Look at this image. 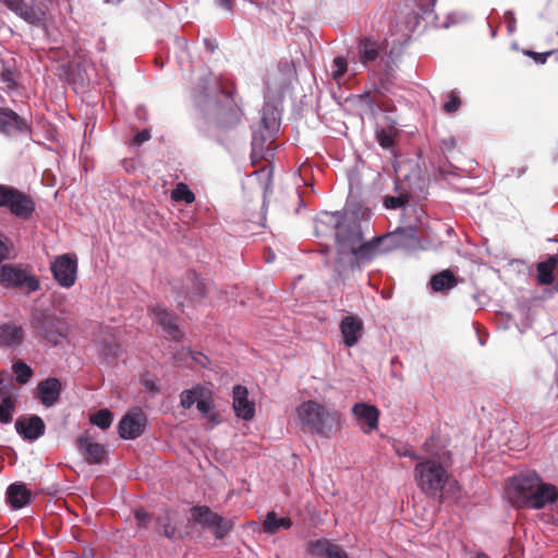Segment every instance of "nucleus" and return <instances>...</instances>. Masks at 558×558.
I'll return each instance as SVG.
<instances>
[{
	"mask_svg": "<svg viewBox=\"0 0 558 558\" xmlns=\"http://www.w3.org/2000/svg\"><path fill=\"white\" fill-rule=\"evenodd\" d=\"M474 558H489L485 553H477Z\"/></svg>",
	"mask_w": 558,
	"mask_h": 558,
	"instance_id": "57",
	"label": "nucleus"
},
{
	"mask_svg": "<svg viewBox=\"0 0 558 558\" xmlns=\"http://www.w3.org/2000/svg\"><path fill=\"white\" fill-rule=\"evenodd\" d=\"M386 66H387V72H389L390 70H392V68H391V65H390V62H389V61L387 62Z\"/></svg>",
	"mask_w": 558,
	"mask_h": 558,
	"instance_id": "63",
	"label": "nucleus"
},
{
	"mask_svg": "<svg viewBox=\"0 0 558 558\" xmlns=\"http://www.w3.org/2000/svg\"><path fill=\"white\" fill-rule=\"evenodd\" d=\"M457 146V141L453 135L445 136L440 140V149L445 154L451 153Z\"/></svg>",
	"mask_w": 558,
	"mask_h": 558,
	"instance_id": "43",
	"label": "nucleus"
},
{
	"mask_svg": "<svg viewBox=\"0 0 558 558\" xmlns=\"http://www.w3.org/2000/svg\"><path fill=\"white\" fill-rule=\"evenodd\" d=\"M478 341L481 345H485L486 343V340L481 335H478Z\"/></svg>",
	"mask_w": 558,
	"mask_h": 558,
	"instance_id": "59",
	"label": "nucleus"
},
{
	"mask_svg": "<svg viewBox=\"0 0 558 558\" xmlns=\"http://www.w3.org/2000/svg\"><path fill=\"white\" fill-rule=\"evenodd\" d=\"M220 93L225 95L226 104L215 102L213 108L204 109V113L206 119L215 121L218 126L230 129L240 122L242 112L240 108L232 104L229 93L222 89Z\"/></svg>",
	"mask_w": 558,
	"mask_h": 558,
	"instance_id": "12",
	"label": "nucleus"
},
{
	"mask_svg": "<svg viewBox=\"0 0 558 558\" xmlns=\"http://www.w3.org/2000/svg\"><path fill=\"white\" fill-rule=\"evenodd\" d=\"M414 478L417 486L427 495H438L439 504L444 501L442 489L449 480L447 470L441 463L426 459L415 465Z\"/></svg>",
	"mask_w": 558,
	"mask_h": 558,
	"instance_id": "7",
	"label": "nucleus"
},
{
	"mask_svg": "<svg viewBox=\"0 0 558 558\" xmlns=\"http://www.w3.org/2000/svg\"><path fill=\"white\" fill-rule=\"evenodd\" d=\"M461 104L462 101L459 96V93L452 90L448 94L447 100L445 101L442 109L446 113H454L460 109Z\"/></svg>",
	"mask_w": 558,
	"mask_h": 558,
	"instance_id": "40",
	"label": "nucleus"
},
{
	"mask_svg": "<svg viewBox=\"0 0 558 558\" xmlns=\"http://www.w3.org/2000/svg\"><path fill=\"white\" fill-rule=\"evenodd\" d=\"M172 198L174 201H183L186 204H191L195 201L194 193L184 183H179L172 191Z\"/></svg>",
	"mask_w": 558,
	"mask_h": 558,
	"instance_id": "39",
	"label": "nucleus"
},
{
	"mask_svg": "<svg viewBox=\"0 0 558 558\" xmlns=\"http://www.w3.org/2000/svg\"><path fill=\"white\" fill-rule=\"evenodd\" d=\"M308 551L317 558H348L347 553L339 545L328 539L312 541L308 545Z\"/></svg>",
	"mask_w": 558,
	"mask_h": 558,
	"instance_id": "24",
	"label": "nucleus"
},
{
	"mask_svg": "<svg viewBox=\"0 0 558 558\" xmlns=\"http://www.w3.org/2000/svg\"><path fill=\"white\" fill-rule=\"evenodd\" d=\"M302 432L325 439L335 438L342 428L341 413L317 401L302 402L295 410Z\"/></svg>",
	"mask_w": 558,
	"mask_h": 558,
	"instance_id": "2",
	"label": "nucleus"
},
{
	"mask_svg": "<svg viewBox=\"0 0 558 558\" xmlns=\"http://www.w3.org/2000/svg\"><path fill=\"white\" fill-rule=\"evenodd\" d=\"M525 172V168H521L518 170V177L520 178Z\"/></svg>",
	"mask_w": 558,
	"mask_h": 558,
	"instance_id": "60",
	"label": "nucleus"
},
{
	"mask_svg": "<svg viewBox=\"0 0 558 558\" xmlns=\"http://www.w3.org/2000/svg\"><path fill=\"white\" fill-rule=\"evenodd\" d=\"M525 54L533 58L537 64H544L547 61L548 57L551 54V51L539 53V52L527 50V51H525Z\"/></svg>",
	"mask_w": 558,
	"mask_h": 558,
	"instance_id": "46",
	"label": "nucleus"
},
{
	"mask_svg": "<svg viewBox=\"0 0 558 558\" xmlns=\"http://www.w3.org/2000/svg\"><path fill=\"white\" fill-rule=\"evenodd\" d=\"M15 412V400L12 396L7 395L0 400V423L9 424L13 420Z\"/></svg>",
	"mask_w": 558,
	"mask_h": 558,
	"instance_id": "34",
	"label": "nucleus"
},
{
	"mask_svg": "<svg viewBox=\"0 0 558 558\" xmlns=\"http://www.w3.org/2000/svg\"><path fill=\"white\" fill-rule=\"evenodd\" d=\"M26 123L15 111L0 107V133L11 135L14 132H23Z\"/></svg>",
	"mask_w": 558,
	"mask_h": 558,
	"instance_id": "26",
	"label": "nucleus"
},
{
	"mask_svg": "<svg viewBox=\"0 0 558 558\" xmlns=\"http://www.w3.org/2000/svg\"><path fill=\"white\" fill-rule=\"evenodd\" d=\"M1 81L4 82L10 89H14L16 87V82L14 80V72L10 69H4L1 72Z\"/></svg>",
	"mask_w": 558,
	"mask_h": 558,
	"instance_id": "44",
	"label": "nucleus"
},
{
	"mask_svg": "<svg viewBox=\"0 0 558 558\" xmlns=\"http://www.w3.org/2000/svg\"><path fill=\"white\" fill-rule=\"evenodd\" d=\"M204 45L208 52L214 53L218 48V43L215 38H204Z\"/></svg>",
	"mask_w": 558,
	"mask_h": 558,
	"instance_id": "51",
	"label": "nucleus"
},
{
	"mask_svg": "<svg viewBox=\"0 0 558 558\" xmlns=\"http://www.w3.org/2000/svg\"><path fill=\"white\" fill-rule=\"evenodd\" d=\"M15 430L23 440L34 442L45 435L46 424L37 414H24L15 420Z\"/></svg>",
	"mask_w": 558,
	"mask_h": 558,
	"instance_id": "18",
	"label": "nucleus"
},
{
	"mask_svg": "<svg viewBox=\"0 0 558 558\" xmlns=\"http://www.w3.org/2000/svg\"><path fill=\"white\" fill-rule=\"evenodd\" d=\"M458 281L454 275L449 270H442L434 276L429 280L430 289L437 293H444L457 286Z\"/></svg>",
	"mask_w": 558,
	"mask_h": 558,
	"instance_id": "31",
	"label": "nucleus"
},
{
	"mask_svg": "<svg viewBox=\"0 0 558 558\" xmlns=\"http://www.w3.org/2000/svg\"><path fill=\"white\" fill-rule=\"evenodd\" d=\"M451 486H452V487H456V488H458V489H459V486H458L457 482L452 483V485H451Z\"/></svg>",
	"mask_w": 558,
	"mask_h": 558,
	"instance_id": "64",
	"label": "nucleus"
},
{
	"mask_svg": "<svg viewBox=\"0 0 558 558\" xmlns=\"http://www.w3.org/2000/svg\"><path fill=\"white\" fill-rule=\"evenodd\" d=\"M510 483L517 502L531 509H543L558 499L557 488L544 483L536 474L513 476Z\"/></svg>",
	"mask_w": 558,
	"mask_h": 558,
	"instance_id": "3",
	"label": "nucleus"
},
{
	"mask_svg": "<svg viewBox=\"0 0 558 558\" xmlns=\"http://www.w3.org/2000/svg\"><path fill=\"white\" fill-rule=\"evenodd\" d=\"M123 0H105L106 3L119 4Z\"/></svg>",
	"mask_w": 558,
	"mask_h": 558,
	"instance_id": "58",
	"label": "nucleus"
},
{
	"mask_svg": "<svg viewBox=\"0 0 558 558\" xmlns=\"http://www.w3.org/2000/svg\"><path fill=\"white\" fill-rule=\"evenodd\" d=\"M157 523L159 525V534H162L169 539L175 538L177 529L170 524L168 517H159Z\"/></svg>",
	"mask_w": 558,
	"mask_h": 558,
	"instance_id": "41",
	"label": "nucleus"
},
{
	"mask_svg": "<svg viewBox=\"0 0 558 558\" xmlns=\"http://www.w3.org/2000/svg\"><path fill=\"white\" fill-rule=\"evenodd\" d=\"M77 447L84 459L89 464H98L105 458V447L98 442L92 441L88 437H80Z\"/></svg>",
	"mask_w": 558,
	"mask_h": 558,
	"instance_id": "27",
	"label": "nucleus"
},
{
	"mask_svg": "<svg viewBox=\"0 0 558 558\" xmlns=\"http://www.w3.org/2000/svg\"><path fill=\"white\" fill-rule=\"evenodd\" d=\"M274 257H275V255H274V253H271L270 256L267 257L266 262L267 263L272 262Z\"/></svg>",
	"mask_w": 558,
	"mask_h": 558,
	"instance_id": "62",
	"label": "nucleus"
},
{
	"mask_svg": "<svg viewBox=\"0 0 558 558\" xmlns=\"http://www.w3.org/2000/svg\"><path fill=\"white\" fill-rule=\"evenodd\" d=\"M361 222L357 213L344 210L322 211L318 214L315 225L319 231L322 227L333 231L337 250L347 245L350 241H356L359 235V223Z\"/></svg>",
	"mask_w": 558,
	"mask_h": 558,
	"instance_id": "4",
	"label": "nucleus"
},
{
	"mask_svg": "<svg viewBox=\"0 0 558 558\" xmlns=\"http://www.w3.org/2000/svg\"><path fill=\"white\" fill-rule=\"evenodd\" d=\"M191 518L205 530H213L216 539H223L232 530V522L214 512L208 506H193Z\"/></svg>",
	"mask_w": 558,
	"mask_h": 558,
	"instance_id": "10",
	"label": "nucleus"
},
{
	"mask_svg": "<svg viewBox=\"0 0 558 558\" xmlns=\"http://www.w3.org/2000/svg\"><path fill=\"white\" fill-rule=\"evenodd\" d=\"M558 266V257L548 255L545 260L538 262L536 265L537 280L541 284L549 286L554 282V270Z\"/></svg>",
	"mask_w": 558,
	"mask_h": 558,
	"instance_id": "30",
	"label": "nucleus"
},
{
	"mask_svg": "<svg viewBox=\"0 0 558 558\" xmlns=\"http://www.w3.org/2000/svg\"><path fill=\"white\" fill-rule=\"evenodd\" d=\"M290 77L283 72L272 74L268 81L264 93L265 102L263 107L270 106L276 111H280L279 107L283 96L290 87Z\"/></svg>",
	"mask_w": 558,
	"mask_h": 558,
	"instance_id": "17",
	"label": "nucleus"
},
{
	"mask_svg": "<svg viewBox=\"0 0 558 558\" xmlns=\"http://www.w3.org/2000/svg\"><path fill=\"white\" fill-rule=\"evenodd\" d=\"M397 453L400 457H407V458H410L411 460L418 459V454L413 449H411L409 447L398 448Z\"/></svg>",
	"mask_w": 558,
	"mask_h": 558,
	"instance_id": "48",
	"label": "nucleus"
},
{
	"mask_svg": "<svg viewBox=\"0 0 558 558\" xmlns=\"http://www.w3.org/2000/svg\"><path fill=\"white\" fill-rule=\"evenodd\" d=\"M1 3L32 25L41 26L45 24V12L29 5L25 0H1Z\"/></svg>",
	"mask_w": 558,
	"mask_h": 558,
	"instance_id": "19",
	"label": "nucleus"
},
{
	"mask_svg": "<svg viewBox=\"0 0 558 558\" xmlns=\"http://www.w3.org/2000/svg\"><path fill=\"white\" fill-rule=\"evenodd\" d=\"M292 525V521L288 517L279 518L275 511H269L266 514L263 523V531L266 534H275L280 529L288 530Z\"/></svg>",
	"mask_w": 558,
	"mask_h": 558,
	"instance_id": "32",
	"label": "nucleus"
},
{
	"mask_svg": "<svg viewBox=\"0 0 558 558\" xmlns=\"http://www.w3.org/2000/svg\"><path fill=\"white\" fill-rule=\"evenodd\" d=\"M205 385H197L192 389H185L180 393V404L183 409H191L194 403H197L198 393H201V388H204Z\"/></svg>",
	"mask_w": 558,
	"mask_h": 558,
	"instance_id": "36",
	"label": "nucleus"
},
{
	"mask_svg": "<svg viewBox=\"0 0 558 558\" xmlns=\"http://www.w3.org/2000/svg\"><path fill=\"white\" fill-rule=\"evenodd\" d=\"M50 269L61 287L71 288L76 280L77 259L70 254L60 255L51 263Z\"/></svg>",
	"mask_w": 558,
	"mask_h": 558,
	"instance_id": "15",
	"label": "nucleus"
},
{
	"mask_svg": "<svg viewBox=\"0 0 558 558\" xmlns=\"http://www.w3.org/2000/svg\"><path fill=\"white\" fill-rule=\"evenodd\" d=\"M150 138V132L147 129L142 130L138 132L134 137V143L137 146H141L145 142H147Z\"/></svg>",
	"mask_w": 558,
	"mask_h": 558,
	"instance_id": "47",
	"label": "nucleus"
},
{
	"mask_svg": "<svg viewBox=\"0 0 558 558\" xmlns=\"http://www.w3.org/2000/svg\"><path fill=\"white\" fill-rule=\"evenodd\" d=\"M362 322L353 316H345L340 323V331L347 348L353 347L360 338Z\"/></svg>",
	"mask_w": 558,
	"mask_h": 558,
	"instance_id": "29",
	"label": "nucleus"
},
{
	"mask_svg": "<svg viewBox=\"0 0 558 558\" xmlns=\"http://www.w3.org/2000/svg\"><path fill=\"white\" fill-rule=\"evenodd\" d=\"M135 519L140 525H145L148 523V514L144 510H137L135 512Z\"/></svg>",
	"mask_w": 558,
	"mask_h": 558,
	"instance_id": "52",
	"label": "nucleus"
},
{
	"mask_svg": "<svg viewBox=\"0 0 558 558\" xmlns=\"http://www.w3.org/2000/svg\"><path fill=\"white\" fill-rule=\"evenodd\" d=\"M248 391L244 386L235 385L232 389V407L238 418L250 421L255 415V404L247 398Z\"/></svg>",
	"mask_w": 558,
	"mask_h": 558,
	"instance_id": "22",
	"label": "nucleus"
},
{
	"mask_svg": "<svg viewBox=\"0 0 558 558\" xmlns=\"http://www.w3.org/2000/svg\"><path fill=\"white\" fill-rule=\"evenodd\" d=\"M0 208L21 220H29L36 210L35 201L25 192L8 184H0Z\"/></svg>",
	"mask_w": 558,
	"mask_h": 558,
	"instance_id": "8",
	"label": "nucleus"
},
{
	"mask_svg": "<svg viewBox=\"0 0 558 558\" xmlns=\"http://www.w3.org/2000/svg\"><path fill=\"white\" fill-rule=\"evenodd\" d=\"M25 339V330L13 322L0 324V347L14 349L20 347Z\"/></svg>",
	"mask_w": 558,
	"mask_h": 558,
	"instance_id": "23",
	"label": "nucleus"
},
{
	"mask_svg": "<svg viewBox=\"0 0 558 558\" xmlns=\"http://www.w3.org/2000/svg\"><path fill=\"white\" fill-rule=\"evenodd\" d=\"M380 87L384 89V90H387V86H386V83L384 82V80H381L380 82Z\"/></svg>",
	"mask_w": 558,
	"mask_h": 558,
	"instance_id": "61",
	"label": "nucleus"
},
{
	"mask_svg": "<svg viewBox=\"0 0 558 558\" xmlns=\"http://www.w3.org/2000/svg\"><path fill=\"white\" fill-rule=\"evenodd\" d=\"M5 497L11 508L17 510L25 507L31 501L32 493L27 489L25 483L15 482L8 486Z\"/></svg>",
	"mask_w": 558,
	"mask_h": 558,
	"instance_id": "25",
	"label": "nucleus"
},
{
	"mask_svg": "<svg viewBox=\"0 0 558 558\" xmlns=\"http://www.w3.org/2000/svg\"><path fill=\"white\" fill-rule=\"evenodd\" d=\"M384 205L388 209H402L401 226L415 223L416 233L423 223L425 213L422 208L409 204V196L400 193L396 196L388 195L384 198Z\"/></svg>",
	"mask_w": 558,
	"mask_h": 558,
	"instance_id": "13",
	"label": "nucleus"
},
{
	"mask_svg": "<svg viewBox=\"0 0 558 558\" xmlns=\"http://www.w3.org/2000/svg\"><path fill=\"white\" fill-rule=\"evenodd\" d=\"M439 173L444 179H447L449 175L454 174L453 171L446 170L445 168H440Z\"/></svg>",
	"mask_w": 558,
	"mask_h": 558,
	"instance_id": "55",
	"label": "nucleus"
},
{
	"mask_svg": "<svg viewBox=\"0 0 558 558\" xmlns=\"http://www.w3.org/2000/svg\"><path fill=\"white\" fill-rule=\"evenodd\" d=\"M199 390L201 393H198L196 409L202 414V416L205 417L208 416V414L214 409L213 391L207 386L201 388Z\"/></svg>",
	"mask_w": 558,
	"mask_h": 558,
	"instance_id": "33",
	"label": "nucleus"
},
{
	"mask_svg": "<svg viewBox=\"0 0 558 558\" xmlns=\"http://www.w3.org/2000/svg\"><path fill=\"white\" fill-rule=\"evenodd\" d=\"M376 140L384 149H390L393 146V135L385 129L376 131Z\"/></svg>",
	"mask_w": 558,
	"mask_h": 558,
	"instance_id": "42",
	"label": "nucleus"
},
{
	"mask_svg": "<svg viewBox=\"0 0 558 558\" xmlns=\"http://www.w3.org/2000/svg\"><path fill=\"white\" fill-rule=\"evenodd\" d=\"M189 354L191 355L194 362L201 364L202 366H206V362L208 361V359L203 353L189 351Z\"/></svg>",
	"mask_w": 558,
	"mask_h": 558,
	"instance_id": "50",
	"label": "nucleus"
},
{
	"mask_svg": "<svg viewBox=\"0 0 558 558\" xmlns=\"http://www.w3.org/2000/svg\"><path fill=\"white\" fill-rule=\"evenodd\" d=\"M352 414L364 434H369L378 427L379 410L375 405L356 402L352 407Z\"/></svg>",
	"mask_w": 558,
	"mask_h": 558,
	"instance_id": "20",
	"label": "nucleus"
},
{
	"mask_svg": "<svg viewBox=\"0 0 558 558\" xmlns=\"http://www.w3.org/2000/svg\"><path fill=\"white\" fill-rule=\"evenodd\" d=\"M147 416L141 409L126 412L118 424V433L122 439L133 440L145 432Z\"/></svg>",
	"mask_w": 558,
	"mask_h": 558,
	"instance_id": "16",
	"label": "nucleus"
},
{
	"mask_svg": "<svg viewBox=\"0 0 558 558\" xmlns=\"http://www.w3.org/2000/svg\"><path fill=\"white\" fill-rule=\"evenodd\" d=\"M505 20L507 22V32L509 35H512L517 31V20L513 11L508 10L505 12Z\"/></svg>",
	"mask_w": 558,
	"mask_h": 558,
	"instance_id": "45",
	"label": "nucleus"
},
{
	"mask_svg": "<svg viewBox=\"0 0 558 558\" xmlns=\"http://www.w3.org/2000/svg\"><path fill=\"white\" fill-rule=\"evenodd\" d=\"M234 0H217V3L222 9L227 10L228 12L232 11Z\"/></svg>",
	"mask_w": 558,
	"mask_h": 558,
	"instance_id": "53",
	"label": "nucleus"
},
{
	"mask_svg": "<svg viewBox=\"0 0 558 558\" xmlns=\"http://www.w3.org/2000/svg\"><path fill=\"white\" fill-rule=\"evenodd\" d=\"M213 425H218L221 420L218 413H209L208 416H206Z\"/></svg>",
	"mask_w": 558,
	"mask_h": 558,
	"instance_id": "54",
	"label": "nucleus"
},
{
	"mask_svg": "<svg viewBox=\"0 0 558 558\" xmlns=\"http://www.w3.org/2000/svg\"><path fill=\"white\" fill-rule=\"evenodd\" d=\"M36 390V398L39 399L41 404L46 408H51L61 396L62 384L57 377H48L38 383Z\"/></svg>",
	"mask_w": 558,
	"mask_h": 558,
	"instance_id": "21",
	"label": "nucleus"
},
{
	"mask_svg": "<svg viewBox=\"0 0 558 558\" xmlns=\"http://www.w3.org/2000/svg\"><path fill=\"white\" fill-rule=\"evenodd\" d=\"M260 120L252 128V156L267 158L275 150L272 146L280 129V111L270 106L263 107Z\"/></svg>",
	"mask_w": 558,
	"mask_h": 558,
	"instance_id": "5",
	"label": "nucleus"
},
{
	"mask_svg": "<svg viewBox=\"0 0 558 558\" xmlns=\"http://www.w3.org/2000/svg\"><path fill=\"white\" fill-rule=\"evenodd\" d=\"M332 66L331 76L338 84H340V80L348 71V61L344 57L337 56L332 61Z\"/></svg>",
	"mask_w": 558,
	"mask_h": 558,
	"instance_id": "38",
	"label": "nucleus"
},
{
	"mask_svg": "<svg viewBox=\"0 0 558 558\" xmlns=\"http://www.w3.org/2000/svg\"><path fill=\"white\" fill-rule=\"evenodd\" d=\"M490 28V36L492 38H495L497 36V28L493 27L490 24H488Z\"/></svg>",
	"mask_w": 558,
	"mask_h": 558,
	"instance_id": "56",
	"label": "nucleus"
},
{
	"mask_svg": "<svg viewBox=\"0 0 558 558\" xmlns=\"http://www.w3.org/2000/svg\"><path fill=\"white\" fill-rule=\"evenodd\" d=\"M10 257V246L0 239V264Z\"/></svg>",
	"mask_w": 558,
	"mask_h": 558,
	"instance_id": "49",
	"label": "nucleus"
},
{
	"mask_svg": "<svg viewBox=\"0 0 558 558\" xmlns=\"http://www.w3.org/2000/svg\"><path fill=\"white\" fill-rule=\"evenodd\" d=\"M153 322L159 325L166 332L167 338L173 341H181L184 338V331L179 325V316L169 311L162 304H156L150 307Z\"/></svg>",
	"mask_w": 558,
	"mask_h": 558,
	"instance_id": "14",
	"label": "nucleus"
},
{
	"mask_svg": "<svg viewBox=\"0 0 558 558\" xmlns=\"http://www.w3.org/2000/svg\"><path fill=\"white\" fill-rule=\"evenodd\" d=\"M171 290L175 293L178 305L184 306L185 300L193 303L202 301L207 293V286L194 270H187L182 282H171Z\"/></svg>",
	"mask_w": 558,
	"mask_h": 558,
	"instance_id": "11",
	"label": "nucleus"
},
{
	"mask_svg": "<svg viewBox=\"0 0 558 558\" xmlns=\"http://www.w3.org/2000/svg\"><path fill=\"white\" fill-rule=\"evenodd\" d=\"M13 373L15 374L16 381L21 385L27 384L34 372L29 365H27L24 361H17L12 366Z\"/></svg>",
	"mask_w": 558,
	"mask_h": 558,
	"instance_id": "37",
	"label": "nucleus"
},
{
	"mask_svg": "<svg viewBox=\"0 0 558 558\" xmlns=\"http://www.w3.org/2000/svg\"><path fill=\"white\" fill-rule=\"evenodd\" d=\"M29 327L34 337L46 341L52 347L58 345L66 337L65 323L50 308H33Z\"/></svg>",
	"mask_w": 558,
	"mask_h": 558,
	"instance_id": "6",
	"label": "nucleus"
},
{
	"mask_svg": "<svg viewBox=\"0 0 558 558\" xmlns=\"http://www.w3.org/2000/svg\"><path fill=\"white\" fill-rule=\"evenodd\" d=\"M0 284L7 289H16L25 295L37 292L40 289L39 279L15 264L0 265Z\"/></svg>",
	"mask_w": 558,
	"mask_h": 558,
	"instance_id": "9",
	"label": "nucleus"
},
{
	"mask_svg": "<svg viewBox=\"0 0 558 558\" xmlns=\"http://www.w3.org/2000/svg\"><path fill=\"white\" fill-rule=\"evenodd\" d=\"M416 240L415 223L399 226L395 231L383 236H375L372 241L363 242L362 222L359 223L357 240L350 241L347 245L340 246L337 251L338 257L335 265V281L343 283L348 270L361 269V262H368L377 253L387 252L393 247L405 246Z\"/></svg>",
	"mask_w": 558,
	"mask_h": 558,
	"instance_id": "1",
	"label": "nucleus"
},
{
	"mask_svg": "<svg viewBox=\"0 0 558 558\" xmlns=\"http://www.w3.org/2000/svg\"><path fill=\"white\" fill-rule=\"evenodd\" d=\"M357 50L362 64L369 69L379 59L381 47L371 38H361L357 41Z\"/></svg>",
	"mask_w": 558,
	"mask_h": 558,
	"instance_id": "28",
	"label": "nucleus"
},
{
	"mask_svg": "<svg viewBox=\"0 0 558 558\" xmlns=\"http://www.w3.org/2000/svg\"><path fill=\"white\" fill-rule=\"evenodd\" d=\"M89 421L92 424L96 425L100 429H108L113 421V414L108 409H100L93 415H90Z\"/></svg>",
	"mask_w": 558,
	"mask_h": 558,
	"instance_id": "35",
	"label": "nucleus"
}]
</instances>
